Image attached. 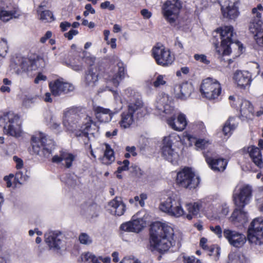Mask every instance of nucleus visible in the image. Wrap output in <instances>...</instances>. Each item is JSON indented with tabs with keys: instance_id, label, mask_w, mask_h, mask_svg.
I'll return each instance as SVG.
<instances>
[{
	"instance_id": "f257e3e1",
	"label": "nucleus",
	"mask_w": 263,
	"mask_h": 263,
	"mask_svg": "<svg viewBox=\"0 0 263 263\" xmlns=\"http://www.w3.org/2000/svg\"><path fill=\"white\" fill-rule=\"evenodd\" d=\"M155 108V114L165 120L168 125L174 130L182 132L186 128L187 124L186 116L181 112L177 114L167 94L161 93L158 96Z\"/></svg>"
},
{
	"instance_id": "f03ea898",
	"label": "nucleus",
	"mask_w": 263,
	"mask_h": 263,
	"mask_svg": "<svg viewBox=\"0 0 263 263\" xmlns=\"http://www.w3.org/2000/svg\"><path fill=\"white\" fill-rule=\"evenodd\" d=\"M79 115L74 108H69L64 113L63 123L67 130L76 132V136L79 138L84 144L89 142L88 135L93 123L90 117L86 116L82 121L80 120Z\"/></svg>"
},
{
	"instance_id": "7ed1b4c3",
	"label": "nucleus",
	"mask_w": 263,
	"mask_h": 263,
	"mask_svg": "<svg viewBox=\"0 0 263 263\" xmlns=\"http://www.w3.org/2000/svg\"><path fill=\"white\" fill-rule=\"evenodd\" d=\"M151 246L162 253L175 245L173 228L169 224L160 222L153 223L150 230Z\"/></svg>"
},
{
	"instance_id": "20e7f679",
	"label": "nucleus",
	"mask_w": 263,
	"mask_h": 263,
	"mask_svg": "<svg viewBox=\"0 0 263 263\" xmlns=\"http://www.w3.org/2000/svg\"><path fill=\"white\" fill-rule=\"evenodd\" d=\"M44 65V60L41 57L33 56L28 58L19 55L12 59L10 67L17 74L25 73L31 75L33 71Z\"/></svg>"
},
{
	"instance_id": "39448f33",
	"label": "nucleus",
	"mask_w": 263,
	"mask_h": 263,
	"mask_svg": "<svg viewBox=\"0 0 263 263\" xmlns=\"http://www.w3.org/2000/svg\"><path fill=\"white\" fill-rule=\"evenodd\" d=\"M125 68L124 64L122 62H119L117 66L115 67L114 70L110 71L105 76V79L106 80V86L103 89L100 88L99 92H103V91L109 90L112 91L114 99L116 102L117 106L119 107L122 105V100L120 96L117 91L112 90V87H117L121 81L124 79L125 75Z\"/></svg>"
},
{
	"instance_id": "423d86ee",
	"label": "nucleus",
	"mask_w": 263,
	"mask_h": 263,
	"mask_svg": "<svg viewBox=\"0 0 263 263\" xmlns=\"http://www.w3.org/2000/svg\"><path fill=\"white\" fill-rule=\"evenodd\" d=\"M31 144L34 153L47 159L50 157L54 146L53 140L42 132L32 136Z\"/></svg>"
},
{
	"instance_id": "0eeeda50",
	"label": "nucleus",
	"mask_w": 263,
	"mask_h": 263,
	"mask_svg": "<svg viewBox=\"0 0 263 263\" xmlns=\"http://www.w3.org/2000/svg\"><path fill=\"white\" fill-rule=\"evenodd\" d=\"M181 140V138L176 133H172L164 137L161 148V155L164 159L173 165L178 164L179 155L174 145Z\"/></svg>"
},
{
	"instance_id": "6e6552de",
	"label": "nucleus",
	"mask_w": 263,
	"mask_h": 263,
	"mask_svg": "<svg viewBox=\"0 0 263 263\" xmlns=\"http://www.w3.org/2000/svg\"><path fill=\"white\" fill-rule=\"evenodd\" d=\"M159 209L169 216L176 218L180 217L185 214L182 206L181 198L175 194H170L166 198L162 199Z\"/></svg>"
},
{
	"instance_id": "1a4fd4ad",
	"label": "nucleus",
	"mask_w": 263,
	"mask_h": 263,
	"mask_svg": "<svg viewBox=\"0 0 263 263\" xmlns=\"http://www.w3.org/2000/svg\"><path fill=\"white\" fill-rule=\"evenodd\" d=\"M252 12L253 18L250 22L249 30L254 35V39L258 46L263 47V22L261 20L263 7L258 4Z\"/></svg>"
},
{
	"instance_id": "9d476101",
	"label": "nucleus",
	"mask_w": 263,
	"mask_h": 263,
	"mask_svg": "<svg viewBox=\"0 0 263 263\" xmlns=\"http://www.w3.org/2000/svg\"><path fill=\"white\" fill-rule=\"evenodd\" d=\"M221 36V42L220 46L214 43L216 51L219 57L228 55L231 52L230 45L233 43L234 35L233 28L231 26H226L217 29Z\"/></svg>"
},
{
	"instance_id": "9b49d317",
	"label": "nucleus",
	"mask_w": 263,
	"mask_h": 263,
	"mask_svg": "<svg viewBox=\"0 0 263 263\" xmlns=\"http://www.w3.org/2000/svg\"><path fill=\"white\" fill-rule=\"evenodd\" d=\"M200 92L202 97L209 100L218 101L221 93V86L217 80L207 78L202 81Z\"/></svg>"
},
{
	"instance_id": "f8f14e48",
	"label": "nucleus",
	"mask_w": 263,
	"mask_h": 263,
	"mask_svg": "<svg viewBox=\"0 0 263 263\" xmlns=\"http://www.w3.org/2000/svg\"><path fill=\"white\" fill-rule=\"evenodd\" d=\"M0 125L3 126L5 132L10 136L18 137L21 135L20 118L12 112L7 113L0 117Z\"/></svg>"
},
{
	"instance_id": "ddd939ff",
	"label": "nucleus",
	"mask_w": 263,
	"mask_h": 263,
	"mask_svg": "<svg viewBox=\"0 0 263 263\" xmlns=\"http://www.w3.org/2000/svg\"><path fill=\"white\" fill-rule=\"evenodd\" d=\"M252 197V188L248 184H238L233 191V200L235 205L241 209L249 204Z\"/></svg>"
},
{
	"instance_id": "4468645a",
	"label": "nucleus",
	"mask_w": 263,
	"mask_h": 263,
	"mask_svg": "<svg viewBox=\"0 0 263 263\" xmlns=\"http://www.w3.org/2000/svg\"><path fill=\"white\" fill-rule=\"evenodd\" d=\"M182 3L179 0H167L162 6L161 12L165 20L171 25L178 20Z\"/></svg>"
},
{
	"instance_id": "2eb2a0df",
	"label": "nucleus",
	"mask_w": 263,
	"mask_h": 263,
	"mask_svg": "<svg viewBox=\"0 0 263 263\" xmlns=\"http://www.w3.org/2000/svg\"><path fill=\"white\" fill-rule=\"evenodd\" d=\"M247 237L252 244L263 245V217H257L252 221L248 227Z\"/></svg>"
},
{
	"instance_id": "dca6fc26",
	"label": "nucleus",
	"mask_w": 263,
	"mask_h": 263,
	"mask_svg": "<svg viewBox=\"0 0 263 263\" xmlns=\"http://www.w3.org/2000/svg\"><path fill=\"white\" fill-rule=\"evenodd\" d=\"M200 181L199 177L190 168L184 167L177 174L176 182L180 186L194 189L199 185Z\"/></svg>"
},
{
	"instance_id": "f3484780",
	"label": "nucleus",
	"mask_w": 263,
	"mask_h": 263,
	"mask_svg": "<svg viewBox=\"0 0 263 263\" xmlns=\"http://www.w3.org/2000/svg\"><path fill=\"white\" fill-rule=\"evenodd\" d=\"M152 55L157 64L163 67L171 65L175 60L174 54L161 44H157L153 48Z\"/></svg>"
},
{
	"instance_id": "a211bd4d",
	"label": "nucleus",
	"mask_w": 263,
	"mask_h": 263,
	"mask_svg": "<svg viewBox=\"0 0 263 263\" xmlns=\"http://www.w3.org/2000/svg\"><path fill=\"white\" fill-rule=\"evenodd\" d=\"M204 156L210 167L215 172H223L228 164L227 159L219 157L212 151H204Z\"/></svg>"
},
{
	"instance_id": "6ab92c4d",
	"label": "nucleus",
	"mask_w": 263,
	"mask_h": 263,
	"mask_svg": "<svg viewBox=\"0 0 263 263\" xmlns=\"http://www.w3.org/2000/svg\"><path fill=\"white\" fill-rule=\"evenodd\" d=\"M45 241L50 249L60 250L64 246V236L58 231H49L45 234Z\"/></svg>"
},
{
	"instance_id": "aec40b11",
	"label": "nucleus",
	"mask_w": 263,
	"mask_h": 263,
	"mask_svg": "<svg viewBox=\"0 0 263 263\" xmlns=\"http://www.w3.org/2000/svg\"><path fill=\"white\" fill-rule=\"evenodd\" d=\"M223 234L229 243L235 248L242 247L247 241L246 237L243 234L230 229H225Z\"/></svg>"
},
{
	"instance_id": "412c9836",
	"label": "nucleus",
	"mask_w": 263,
	"mask_h": 263,
	"mask_svg": "<svg viewBox=\"0 0 263 263\" xmlns=\"http://www.w3.org/2000/svg\"><path fill=\"white\" fill-rule=\"evenodd\" d=\"M122 109L121 105L115 107L113 110L101 106H93V110L98 120L100 122L107 123L110 122L114 115Z\"/></svg>"
},
{
	"instance_id": "4be33fe9",
	"label": "nucleus",
	"mask_w": 263,
	"mask_h": 263,
	"mask_svg": "<svg viewBox=\"0 0 263 263\" xmlns=\"http://www.w3.org/2000/svg\"><path fill=\"white\" fill-rule=\"evenodd\" d=\"M221 12L224 17L234 20L239 15L238 1L226 0L221 7Z\"/></svg>"
},
{
	"instance_id": "5701e85b",
	"label": "nucleus",
	"mask_w": 263,
	"mask_h": 263,
	"mask_svg": "<svg viewBox=\"0 0 263 263\" xmlns=\"http://www.w3.org/2000/svg\"><path fill=\"white\" fill-rule=\"evenodd\" d=\"M49 86L52 95L54 96H59L72 91L74 88L72 84L59 79L50 82Z\"/></svg>"
},
{
	"instance_id": "b1692460",
	"label": "nucleus",
	"mask_w": 263,
	"mask_h": 263,
	"mask_svg": "<svg viewBox=\"0 0 263 263\" xmlns=\"http://www.w3.org/2000/svg\"><path fill=\"white\" fill-rule=\"evenodd\" d=\"M146 220L144 218L133 219L122 224L120 229L127 232H140L146 226Z\"/></svg>"
},
{
	"instance_id": "393cba45",
	"label": "nucleus",
	"mask_w": 263,
	"mask_h": 263,
	"mask_svg": "<svg viewBox=\"0 0 263 263\" xmlns=\"http://www.w3.org/2000/svg\"><path fill=\"white\" fill-rule=\"evenodd\" d=\"M127 111L133 114L137 119L142 118L147 113V109L142 100L137 99L130 102L128 106Z\"/></svg>"
},
{
	"instance_id": "a878e982",
	"label": "nucleus",
	"mask_w": 263,
	"mask_h": 263,
	"mask_svg": "<svg viewBox=\"0 0 263 263\" xmlns=\"http://www.w3.org/2000/svg\"><path fill=\"white\" fill-rule=\"evenodd\" d=\"M235 83L241 88L250 86L252 82L251 74L248 71L237 70L234 74Z\"/></svg>"
},
{
	"instance_id": "bb28decb",
	"label": "nucleus",
	"mask_w": 263,
	"mask_h": 263,
	"mask_svg": "<svg viewBox=\"0 0 263 263\" xmlns=\"http://www.w3.org/2000/svg\"><path fill=\"white\" fill-rule=\"evenodd\" d=\"M193 91V87L190 83H184L176 85L174 88L175 97L181 100L187 99Z\"/></svg>"
},
{
	"instance_id": "cd10ccee",
	"label": "nucleus",
	"mask_w": 263,
	"mask_h": 263,
	"mask_svg": "<svg viewBox=\"0 0 263 263\" xmlns=\"http://www.w3.org/2000/svg\"><path fill=\"white\" fill-rule=\"evenodd\" d=\"M244 151L248 153L253 163L259 168L263 167V161L260 150L257 147L251 145L244 148Z\"/></svg>"
},
{
	"instance_id": "c85d7f7f",
	"label": "nucleus",
	"mask_w": 263,
	"mask_h": 263,
	"mask_svg": "<svg viewBox=\"0 0 263 263\" xmlns=\"http://www.w3.org/2000/svg\"><path fill=\"white\" fill-rule=\"evenodd\" d=\"M240 112L241 120L253 119L254 116V107L250 101L247 100H241Z\"/></svg>"
},
{
	"instance_id": "c756f323",
	"label": "nucleus",
	"mask_w": 263,
	"mask_h": 263,
	"mask_svg": "<svg viewBox=\"0 0 263 263\" xmlns=\"http://www.w3.org/2000/svg\"><path fill=\"white\" fill-rule=\"evenodd\" d=\"M98 76L97 69L90 68L85 72L83 83L86 87L92 88L98 83Z\"/></svg>"
},
{
	"instance_id": "7c9ffc66",
	"label": "nucleus",
	"mask_w": 263,
	"mask_h": 263,
	"mask_svg": "<svg viewBox=\"0 0 263 263\" xmlns=\"http://www.w3.org/2000/svg\"><path fill=\"white\" fill-rule=\"evenodd\" d=\"M183 136L184 139L189 141V145H192L194 144L195 148L198 151L208 148L211 144V142L208 140L204 139H196L192 135L187 133H184Z\"/></svg>"
},
{
	"instance_id": "2f4dec72",
	"label": "nucleus",
	"mask_w": 263,
	"mask_h": 263,
	"mask_svg": "<svg viewBox=\"0 0 263 263\" xmlns=\"http://www.w3.org/2000/svg\"><path fill=\"white\" fill-rule=\"evenodd\" d=\"M230 221L235 225L239 226L243 225L248 220V213L242 209H236L232 213Z\"/></svg>"
},
{
	"instance_id": "473e14b6",
	"label": "nucleus",
	"mask_w": 263,
	"mask_h": 263,
	"mask_svg": "<svg viewBox=\"0 0 263 263\" xmlns=\"http://www.w3.org/2000/svg\"><path fill=\"white\" fill-rule=\"evenodd\" d=\"M20 15V11L16 7L12 9L2 8L0 10V20L3 22H7L12 18H18Z\"/></svg>"
},
{
	"instance_id": "72a5a7b5",
	"label": "nucleus",
	"mask_w": 263,
	"mask_h": 263,
	"mask_svg": "<svg viewBox=\"0 0 263 263\" xmlns=\"http://www.w3.org/2000/svg\"><path fill=\"white\" fill-rule=\"evenodd\" d=\"M136 119L137 118L133 114L125 110L120 115V120L119 122V124L122 129L129 128L135 124Z\"/></svg>"
},
{
	"instance_id": "f704fd0d",
	"label": "nucleus",
	"mask_w": 263,
	"mask_h": 263,
	"mask_svg": "<svg viewBox=\"0 0 263 263\" xmlns=\"http://www.w3.org/2000/svg\"><path fill=\"white\" fill-rule=\"evenodd\" d=\"M110 212L111 214L121 216L125 211V205L120 198H116L109 202Z\"/></svg>"
},
{
	"instance_id": "c9c22d12",
	"label": "nucleus",
	"mask_w": 263,
	"mask_h": 263,
	"mask_svg": "<svg viewBox=\"0 0 263 263\" xmlns=\"http://www.w3.org/2000/svg\"><path fill=\"white\" fill-rule=\"evenodd\" d=\"M236 119L235 117H231L225 123L222 131L226 136H230L233 131L236 128L238 124Z\"/></svg>"
},
{
	"instance_id": "e433bc0d",
	"label": "nucleus",
	"mask_w": 263,
	"mask_h": 263,
	"mask_svg": "<svg viewBox=\"0 0 263 263\" xmlns=\"http://www.w3.org/2000/svg\"><path fill=\"white\" fill-rule=\"evenodd\" d=\"M104 154L102 158V163L108 165L115 161V158L113 149L108 144H104Z\"/></svg>"
},
{
	"instance_id": "4c0bfd02",
	"label": "nucleus",
	"mask_w": 263,
	"mask_h": 263,
	"mask_svg": "<svg viewBox=\"0 0 263 263\" xmlns=\"http://www.w3.org/2000/svg\"><path fill=\"white\" fill-rule=\"evenodd\" d=\"M247 258L240 252H232L229 255L228 263H246Z\"/></svg>"
},
{
	"instance_id": "58836bf2",
	"label": "nucleus",
	"mask_w": 263,
	"mask_h": 263,
	"mask_svg": "<svg viewBox=\"0 0 263 263\" xmlns=\"http://www.w3.org/2000/svg\"><path fill=\"white\" fill-rule=\"evenodd\" d=\"M218 213H215L214 214H211V213H209V216L210 217L214 218L215 219H220L224 217L229 212V206L226 204H218Z\"/></svg>"
},
{
	"instance_id": "ea45409f",
	"label": "nucleus",
	"mask_w": 263,
	"mask_h": 263,
	"mask_svg": "<svg viewBox=\"0 0 263 263\" xmlns=\"http://www.w3.org/2000/svg\"><path fill=\"white\" fill-rule=\"evenodd\" d=\"M187 210L189 214H187L186 217L191 220L193 218V215H197L200 209V204L197 202L189 203L186 205Z\"/></svg>"
},
{
	"instance_id": "a19ab883",
	"label": "nucleus",
	"mask_w": 263,
	"mask_h": 263,
	"mask_svg": "<svg viewBox=\"0 0 263 263\" xmlns=\"http://www.w3.org/2000/svg\"><path fill=\"white\" fill-rule=\"evenodd\" d=\"M81 258L82 261L86 263H101L98 260V258L92 253L89 252L82 253Z\"/></svg>"
},
{
	"instance_id": "79ce46f5",
	"label": "nucleus",
	"mask_w": 263,
	"mask_h": 263,
	"mask_svg": "<svg viewBox=\"0 0 263 263\" xmlns=\"http://www.w3.org/2000/svg\"><path fill=\"white\" fill-rule=\"evenodd\" d=\"M42 6H40L39 9L37 11L40 16V19L45 22H49L53 20L52 12L49 10L42 11Z\"/></svg>"
},
{
	"instance_id": "37998d69",
	"label": "nucleus",
	"mask_w": 263,
	"mask_h": 263,
	"mask_svg": "<svg viewBox=\"0 0 263 263\" xmlns=\"http://www.w3.org/2000/svg\"><path fill=\"white\" fill-rule=\"evenodd\" d=\"M62 161L65 162V166L69 168L72 166V162L75 159V156L73 154L65 151H62Z\"/></svg>"
},
{
	"instance_id": "c03bdc74",
	"label": "nucleus",
	"mask_w": 263,
	"mask_h": 263,
	"mask_svg": "<svg viewBox=\"0 0 263 263\" xmlns=\"http://www.w3.org/2000/svg\"><path fill=\"white\" fill-rule=\"evenodd\" d=\"M167 77L165 75L158 74L156 76L155 79L153 83V85L158 88L161 86H164L167 82Z\"/></svg>"
},
{
	"instance_id": "a18cd8bd",
	"label": "nucleus",
	"mask_w": 263,
	"mask_h": 263,
	"mask_svg": "<svg viewBox=\"0 0 263 263\" xmlns=\"http://www.w3.org/2000/svg\"><path fill=\"white\" fill-rule=\"evenodd\" d=\"M147 198V195L145 193H142L140 195V196H136L133 199H129V202L131 203H134L135 202L136 205L138 204L141 206L143 207L144 206L145 203L144 200H146Z\"/></svg>"
},
{
	"instance_id": "49530a36",
	"label": "nucleus",
	"mask_w": 263,
	"mask_h": 263,
	"mask_svg": "<svg viewBox=\"0 0 263 263\" xmlns=\"http://www.w3.org/2000/svg\"><path fill=\"white\" fill-rule=\"evenodd\" d=\"M37 98L36 96L26 95L22 100V105L26 108H29L31 106Z\"/></svg>"
},
{
	"instance_id": "de8ad7c7",
	"label": "nucleus",
	"mask_w": 263,
	"mask_h": 263,
	"mask_svg": "<svg viewBox=\"0 0 263 263\" xmlns=\"http://www.w3.org/2000/svg\"><path fill=\"white\" fill-rule=\"evenodd\" d=\"M257 205L260 211H263V187L256 194Z\"/></svg>"
},
{
	"instance_id": "09e8293b",
	"label": "nucleus",
	"mask_w": 263,
	"mask_h": 263,
	"mask_svg": "<svg viewBox=\"0 0 263 263\" xmlns=\"http://www.w3.org/2000/svg\"><path fill=\"white\" fill-rule=\"evenodd\" d=\"M79 239L81 243L85 245H89L92 242V240L91 237L85 233H81L79 235Z\"/></svg>"
},
{
	"instance_id": "8fccbe9b",
	"label": "nucleus",
	"mask_w": 263,
	"mask_h": 263,
	"mask_svg": "<svg viewBox=\"0 0 263 263\" xmlns=\"http://www.w3.org/2000/svg\"><path fill=\"white\" fill-rule=\"evenodd\" d=\"M3 85L1 87L0 90L3 93H9L10 92V86L12 82L7 78H4L3 80Z\"/></svg>"
},
{
	"instance_id": "3c124183",
	"label": "nucleus",
	"mask_w": 263,
	"mask_h": 263,
	"mask_svg": "<svg viewBox=\"0 0 263 263\" xmlns=\"http://www.w3.org/2000/svg\"><path fill=\"white\" fill-rule=\"evenodd\" d=\"M230 104L233 108H237L238 105L240 106L241 103V100L237 97L235 96H230L229 97Z\"/></svg>"
},
{
	"instance_id": "603ef678",
	"label": "nucleus",
	"mask_w": 263,
	"mask_h": 263,
	"mask_svg": "<svg viewBox=\"0 0 263 263\" xmlns=\"http://www.w3.org/2000/svg\"><path fill=\"white\" fill-rule=\"evenodd\" d=\"M218 207L217 205H210L209 206L207 210L205 211V214L206 217L210 220H216L217 219H215L212 217H210L209 216V213H211V214H214L215 213H218Z\"/></svg>"
},
{
	"instance_id": "864d4df0",
	"label": "nucleus",
	"mask_w": 263,
	"mask_h": 263,
	"mask_svg": "<svg viewBox=\"0 0 263 263\" xmlns=\"http://www.w3.org/2000/svg\"><path fill=\"white\" fill-rule=\"evenodd\" d=\"M194 59L199 62H201L202 63H203L206 65H208L210 64V62L209 60H208L207 57L204 54H195L194 56Z\"/></svg>"
},
{
	"instance_id": "5fc2aeb1",
	"label": "nucleus",
	"mask_w": 263,
	"mask_h": 263,
	"mask_svg": "<svg viewBox=\"0 0 263 263\" xmlns=\"http://www.w3.org/2000/svg\"><path fill=\"white\" fill-rule=\"evenodd\" d=\"M119 164H122L121 166L118 167L117 171V173H121L122 171H127L128 170V165L129 162L127 160H124L122 162L119 163Z\"/></svg>"
},
{
	"instance_id": "6e6d98bb",
	"label": "nucleus",
	"mask_w": 263,
	"mask_h": 263,
	"mask_svg": "<svg viewBox=\"0 0 263 263\" xmlns=\"http://www.w3.org/2000/svg\"><path fill=\"white\" fill-rule=\"evenodd\" d=\"M210 230L217 235L218 238H221L222 236V231L220 226H210Z\"/></svg>"
},
{
	"instance_id": "4d7b16f0",
	"label": "nucleus",
	"mask_w": 263,
	"mask_h": 263,
	"mask_svg": "<svg viewBox=\"0 0 263 263\" xmlns=\"http://www.w3.org/2000/svg\"><path fill=\"white\" fill-rule=\"evenodd\" d=\"M15 178L18 181L21 183L23 181L26 180L28 177L20 170H18L15 174Z\"/></svg>"
},
{
	"instance_id": "13d9d810",
	"label": "nucleus",
	"mask_w": 263,
	"mask_h": 263,
	"mask_svg": "<svg viewBox=\"0 0 263 263\" xmlns=\"http://www.w3.org/2000/svg\"><path fill=\"white\" fill-rule=\"evenodd\" d=\"M120 263H141L138 259L133 256H126L124 257Z\"/></svg>"
},
{
	"instance_id": "bf43d9fd",
	"label": "nucleus",
	"mask_w": 263,
	"mask_h": 263,
	"mask_svg": "<svg viewBox=\"0 0 263 263\" xmlns=\"http://www.w3.org/2000/svg\"><path fill=\"white\" fill-rule=\"evenodd\" d=\"M13 160L15 162V167L17 170H20L23 167V161L21 158L17 157L16 156H14L13 157Z\"/></svg>"
},
{
	"instance_id": "052dcab7",
	"label": "nucleus",
	"mask_w": 263,
	"mask_h": 263,
	"mask_svg": "<svg viewBox=\"0 0 263 263\" xmlns=\"http://www.w3.org/2000/svg\"><path fill=\"white\" fill-rule=\"evenodd\" d=\"M49 124L50 128H51L52 129H55L57 131H59L60 128V123L56 122L52 117L50 118V121Z\"/></svg>"
},
{
	"instance_id": "680f3d73",
	"label": "nucleus",
	"mask_w": 263,
	"mask_h": 263,
	"mask_svg": "<svg viewBox=\"0 0 263 263\" xmlns=\"http://www.w3.org/2000/svg\"><path fill=\"white\" fill-rule=\"evenodd\" d=\"M100 7L102 9H108L109 10H113L115 8L114 4H112L109 1H105L101 4Z\"/></svg>"
},
{
	"instance_id": "e2e57ef3",
	"label": "nucleus",
	"mask_w": 263,
	"mask_h": 263,
	"mask_svg": "<svg viewBox=\"0 0 263 263\" xmlns=\"http://www.w3.org/2000/svg\"><path fill=\"white\" fill-rule=\"evenodd\" d=\"M184 263H202L201 261L194 256H189L184 258Z\"/></svg>"
},
{
	"instance_id": "0e129e2a",
	"label": "nucleus",
	"mask_w": 263,
	"mask_h": 263,
	"mask_svg": "<svg viewBox=\"0 0 263 263\" xmlns=\"http://www.w3.org/2000/svg\"><path fill=\"white\" fill-rule=\"evenodd\" d=\"M78 34V31L75 29H71L68 32L65 33L64 35L69 40H71L73 36Z\"/></svg>"
},
{
	"instance_id": "69168bd1",
	"label": "nucleus",
	"mask_w": 263,
	"mask_h": 263,
	"mask_svg": "<svg viewBox=\"0 0 263 263\" xmlns=\"http://www.w3.org/2000/svg\"><path fill=\"white\" fill-rule=\"evenodd\" d=\"M193 126H194V128L195 129L200 131H203L205 128V126L203 123L199 121L195 122L193 123Z\"/></svg>"
},
{
	"instance_id": "338daca9",
	"label": "nucleus",
	"mask_w": 263,
	"mask_h": 263,
	"mask_svg": "<svg viewBox=\"0 0 263 263\" xmlns=\"http://www.w3.org/2000/svg\"><path fill=\"white\" fill-rule=\"evenodd\" d=\"M14 175L13 174H10L9 176H5L4 178V181L6 183V185L8 187H10L12 186V179L13 178Z\"/></svg>"
},
{
	"instance_id": "774afa93",
	"label": "nucleus",
	"mask_w": 263,
	"mask_h": 263,
	"mask_svg": "<svg viewBox=\"0 0 263 263\" xmlns=\"http://www.w3.org/2000/svg\"><path fill=\"white\" fill-rule=\"evenodd\" d=\"M126 152H128L132 156H136L137 155L136 148L135 146H126L125 148Z\"/></svg>"
}]
</instances>
